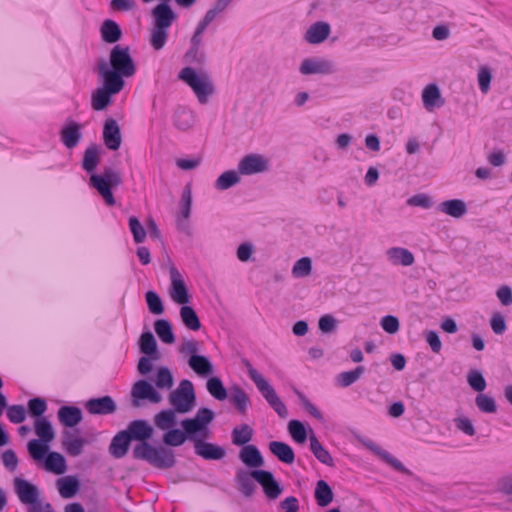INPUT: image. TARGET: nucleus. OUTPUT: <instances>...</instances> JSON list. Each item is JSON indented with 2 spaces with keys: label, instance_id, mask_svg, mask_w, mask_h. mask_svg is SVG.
Listing matches in <instances>:
<instances>
[{
  "label": "nucleus",
  "instance_id": "obj_1",
  "mask_svg": "<svg viewBox=\"0 0 512 512\" xmlns=\"http://www.w3.org/2000/svg\"><path fill=\"white\" fill-rule=\"evenodd\" d=\"M124 431L132 442H136L131 454L133 459L145 461L158 470H168L177 464L173 449L150 443L154 435V428L147 420H133L128 423Z\"/></svg>",
  "mask_w": 512,
  "mask_h": 512
},
{
  "label": "nucleus",
  "instance_id": "obj_2",
  "mask_svg": "<svg viewBox=\"0 0 512 512\" xmlns=\"http://www.w3.org/2000/svg\"><path fill=\"white\" fill-rule=\"evenodd\" d=\"M102 148L97 144H90L84 151L81 162L82 169L90 174L89 184L96 189L108 206H114L116 200L113 189L122 184L121 174L111 167H105L101 174L95 171L101 161Z\"/></svg>",
  "mask_w": 512,
  "mask_h": 512
},
{
  "label": "nucleus",
  "instance_id": "obj_3",
  "mask_svg": "<svg viewBox=\"0 0 512 512\" xmlns=\"http://www.w3.org/2000/svg\"><path fill=\"white\" fill-rule=\"evenodd\" d=\"M96 69L101 78H109L125 85L124 77H132L136 72L129 46L115 45L110 51L109 64L104 59H100Z\"/></svg>",
  "mask_w": 512,
  "mask_h": 512
},
{
  "label": "nucleus",
  "instance_id": "obj_4",
  "mask_svg": "<svg viewBox=\"0 0 512 512\" xmlns=\"http://www.w3.org/2000/svg\"><path fill=\"white\" fill-rule=\"evenodd\" d=\"M243 365L246 367L251 380L255 383L256 387L268 402L270 407L278 414L280 418H287L288 410L284 402L280 399L275 389L269 382L252 366L248 359L242 360Z\"/></svg>",
  "mask_w": 512,
  "mask_h": 512
},
{
  "label": "nucleus",
  "instance_id": "obj_5",
  "mask_svg": "<svg viewBox=\"0 0 512 512\" xmlns=\"http://www.w3.org/2000/svg\"><path fill=\"white\" fill-rule=\"evenodd\" d=\"M243 365L246 367L251 380L255 383L256 387L268 402L270 407L278 414L280 418H287L288 410L284 402L280 399L275 389L269 382L252 366L248 359L242 360Z\"/></svg>",
  "mask_w": 512,
  "mask_h": 512
},
{
  "label": "nucleus",
  "instance_id": "obj_6",
  "mask_svg": "<svg viewBox=\"0 0 512 512\" xmlns=\"http://www.w3.org/2000/svg\"><path fill=\"white\" fill-rule=\"evenodd\" d=\"M178 78L193 90L201 104L207 103L209 96L214 93L213 83L207 73H197L194 68L187 66L180 71Z\"/></svg>",
  "mask_w": 512,
  "mask_h": 512
},
{
  "label": "nucleus",
  "instance_id": "obj_7",
  "mask_svg": "<svg viewBox=\"0 0 512 512\" xmlns=\"http://www.w3.org/2000/svg\"><path fill=\"white\" fill-rule=\"evenodd\" d=\"M172 408L178 413H188L196 404V393L193 383L184 379L179 383L177 389L172 391L168 397Z\"/></svg>",
  "mask_w": 512,
  "mask_h": 512
},
{
  "label": "nucleus",
  "instance_id": "obj_8",
  "mask_svg": "<svg viewBox=\"0 0 512 512\" xmlns=\"http://www.w3.org/2000/svg\"><path fill=\"white\" fill-rule=\"evenodd\" d=\"M103 86L98 87L91 96V106L95 111L105 110L112 102V96L118 94L124 87L109 78H102Z\"/></svg>",
  "mask_w": 512,
  "mask_h": 512
},
{
  "label": "nucleus",
  "instance_id": "obj_9",
  "mask_svg": "<svg viewBox=\"0 0 512 512\" xmlns=\"http://www.w3.org/2000/svg\"><path fill=\"white\" fill-rule=\"evenodd\" d=\"M131 397L133 407H140L142 400H148L151 403H159L162 400L161 394L145 379L138 380L133 384Z\"/></svg>",
  "mask_w": 512,
  "mask_h": 512
},
{
  "label": "nucleus",
  "instance_id": "obj_10",
  "mask_svg": "<svg viewBox=\"0 0 512 512\" xmlns=\"http://www.w3.org/2000/svg\"><path fill=\"white\" fill-rule=\"evenodd\" d=\"M269 170V161L260 154H248L238 163V173L241 175H253Z\"/></svg>",
  "mask_w": 512,
  "mask_h": 512
},
{
  "label": "nucleus",
  "instance_id": "obj_11",
  "mask_svg": "<svg viewBox=\"0 0 512 512\" xmlns=\"http://www.w3.org/2000/svg\"><path fill=\"white\" fill-rule=\"evenodd\" d=\"M170 279H171V287H170V296L174 302L177 304L185 305L190 301V295L185 284L182 279L181 274L177 270V268L172 265L169 269Z\"/></svg>",
  "mask_w": 512,
  "mask_h": 512
},
{
  "label": "nucleus",
  "instance_id": "obj_12",
  "mask_svg": "<svg viewBox=\"0 0 512 512\" xmlns=\"http://www.w3.org/2000/svg\"><path fill=\"white\" fill-rule=\"evenodd\" d=\"M263 476L262 469H254V470H242L239 469L235 475V481L239 486L240 492L245 497H251L256 489V485L254 481L258 483V479Z\"/></svg>",
  "mask_w": 512,
  "mask_h": 512
},
{
  "label": "nucleus",
  "instance_id": "obj_13",
  "mask_svg": "<svg viewBox=\"0 0 512 512\" xmlns=\"http://www.w3.org/2000/svg\"><path fill=\"white\" fill-rule=\"evenodd\" d=\"M81 130V124H79L72 118H67L59 132L60 140L63 143V145L68 149L75 148L82 138Z\"/></svg>",
  "mask_w": 512,
  "mask_h": 512
},
{
  "label": "nucleus",
  "instance_id": "obj_14",
  "mask_svg": "<svg viewBox=\"0 0 512 512\" xmlns=\"http://www.w3.org/2000/svg\"><path fill=\"white\" fill-rule=\"evenodd\" d=\"M84 407L91 415H109L117 410L116 402L109 395L91 398L85 402Z\"/></svg>",
  "mask_w": 512,
  "mask_h": 512
},
{
  "label": "nucleus",
  "instance_id": "obj_15",
  "mask_svg": "<svg viewBox=\"0 0 512 512\" xmlns=\"http://www.w3.org/2000/svg\"><path fill=\"white\" fill-rule=\"evenodd\" d=\"M299 71L303 75H328L334 73L335 68L329 60L323 58H306L301 62Z\"/></svg>",
  "mask_w": 512,
  "mask_h": 512
},
{
  "label": "nucleus",
  "instance_id": "obj_16",
  "mask_svg": "<svg viewBox=\"0 0 512 512\" xmlns=\"http://www.w3.org/2000/svg\"><path fill=\"white\" fill-rule=\"evenodd\" d=\"M103 140L106 147L112 151L120 148L122 142L121 130L117 121L113 118H108L103 126Z\"/></svg>",
  "mask_w": 512,
  "mask_h": 512
},
{
  "label": "nucleus",
  "instance_id": "obj_17",
  "mask_svg": "<svg viewBox=\"0 0 512 512\" xmlns=\"http://www.w3.org/2000/svg\"><path fill=\"white\" fill-rule=\"evenodd\" d=\"M181 426L183 429L171 428L166 430L162 436L163 444L161 445L172 449L173 447H179L187 440H190L189 429L185 420L181 421Z\"/></svg>",
  "mask_w": 512,
  "mask_h": 512
},
{
  "label": "nucleus",
  "instance_id": "obj_18",
  "mask_svg": "<svg viewBox=\"0 0 512 512\" xmlns=\"http://www.w3.org/2000/svg\"><path fill=\"white\" fill-rule=\"evenodd\" d=\"M331 33V26L328 22L317 21L305 32L304 40L309 44L317 45L325 42Z\"/></svg>",
  "mask_w": 512,
  "mask_h": 512
},
{
  "label": "nucleus",
  "instance_id": "obj_19",
  "mask_svg": "<svg viewBox=\"0 0 512 512\" xmlns=\"http://www.w3.org/2000/svg\"><path fill=\"white\" fill-rule=\"evenodd\" d=\"M262 474L263 476L258 479V483L261 485L263 493L269 500L277 499L282 494L283 487L271 471L262 469Z\"/></svg>",
  "mask_w": 512,
  "mask_h": 512
},
{
  "label": "nucleus",
  "instance_id": "obj_20",
  "mask_svg": "<svg viewBox=\"0 0 512 512\" xmlns=\"http://www.w3.org/2000/svg\"><path fill=\"white\" fill-rule=\"evenodd\" d=\"M194 450L198 456L205 460H221L226 454L223 447L202 440H195Z\"/></svg>",
  "mask_w": 512,
  "mask_h": 512
},
{
  "label": "nucleus",
  "instance_id": "obj_21",
  "mask_svg": "<svg viewBox=\"0 0 512 512\" xmlns=\"http://www.w3.org/2000/svg\"><path fill=\"white\" fill-rule=\"evenodd\" d=\"M152 17L154 19V25L168 29L174 20L177 18V14L172 10L171 6L166 2H161L152 9Z\"/></svg>",
  "mask_w": 512,
  "mask_h": 512
},
{
  "label": "nucleus",
  "instance_id": "obj_22",
  "mask_svg": "<svg viewBox=\"0 0 512 512\" xmlns=\"http://www.w3.org/2000/svg\"><path fill=\"white\" fill-rule=\"evenodd\" d=\"M365 446L396 471L408 476H413L412 471L406 468L402 462L392 456L388 451L381 449L373 441L366 442Z\"/></svg>",
  "mask_w": 512,
  "mask_h": 512
},
{
  "label": "nucleus",
  "instance_id": "obj_23",
  "mask_svg": "<svg viewBox=\"0 0 512 512\" xmlns=\"http://www.w3.org/2000/svg\"><path fill=\"white\" fill-rule=\"evenodd\" d=\"M14 486L15 492L23 504L35 503L39 498L38 488L25 479L16 478Z\"/></svg>",
  "mask_w": 512,
  "mask_h": 512
},
{
  "label": "nucleus",
  "instance_id": "obj_24",
  "mask_svg": "<svg viewBox=\"0 0 512 512\" xmlns=\"http://www.w3.org/2000/svg\"><path fill=\"white\" fill-rule=\"evenodd\" d=\"M59 422L68 428L77 426L83 419L82 411L77 406L64 405L58 409Z\"/></svg>",
  "mask_w": 512,
  "mask_h": 512
},
{
  "label": "nucleus",
  "instance_id": "obj_25",
  "mask_svg": "<svg viewBox=\"0 0 512 512\" xmlns=\"http://www.w3.org/2000/svg\"><path fill=\"white\" fill-rule=\"evenodd\" d=\"M131 443V438L124 430H121L112 438L109 453L116 459L123 458L128 453Z\"/></svg>",
  "mask_w": 512,
  "mask_h": 512
},
{
  "label": "nucleus",
  "instance_id": "obj_26",
  "mask_svg": "<svg viewBox=\"0 0 512 512\" xmlns=\"http://www.w3.org/2000/svg\"><path fill=\"white\" fill-rule=\"evenodd\" d=\"M240 460L249 468L259 469L264 465V458L260 450L255 445H246L242 447L239 453Z\"/></svg>",
  "mask_w": 512,
  "mask_h": 512
},
{
  "label": "nucleus",
  "instance_id": "obj_27",
  "mask_svg": "<svg viewBox=\"0 0 512 512\" xmlns=\"http://www.w3.org/2000/svg\"><path fill=\"white\" fill-rule=\"evenodd\" d=\"M270 452L281 462L292 464L295 460V453L290 445L282 441H271Z\"/></svg>",
  "mask_w": 512,
  "mask_h": 512
},
{
  "label": "nucleus",
  "instance_id": "obj_28",
  "mask_svg": "<svg viewBox=\"0 0 512 512\" xmlns=\"http://www.w3.org/2000/svg\"><path fill=\"white\" fill-rule=\"evenodd\" d=\"M101 38L104 42L114 44L122 38V30L119 24L112 20L106 19L100 27Z\"/></svg>",
  "mask_w": 512,
  "mask_h": 512
},
{
  "label": "nucleus",
  "instance_id": "obj_29",
  "mask_svg": "<svg viewBox=\"0 0 512 512\" xmlns=\"http://www.w3.org/2000/svg\"><path fill=\"white\" fill-rule=\"evenodd\" d=\"M422 100L424 107L429 111L435 107L439 108L444 105L440 89L436 84H429L424 88Z\"/></svg>",
  "mask_w": 512,
  "mask_h": 512
},
{
  "label": "nucleus",
  "instance_id": "obj_30",
  "mask_svg": "<svg viewBox=\"0 0 512 512\" xmlns=\"http://www.w3.org/2000/svg\"><path fill=\"white\" fill-rule=\"evenodd\" d=\"M139 348L142 354L147 355L151 359L158 360L160 358L157 341L151 331H145L141 334Z\"/></svg>",
  "mask_w": 512,
  "mask_h": 512
},
{
  "label": "nucleus",
  "instance_id": "obj_31",
  "mask_svg": "<svg viewBox=\"0 0 512 512\" xmlns=\"http://www.w3.org/2000/svg\"><path fill=\"white\" fill-rule=\"evenodd\" d=\"M43 466L45 470L57 475L63 474L67 468L65 457L58 452L50 450L43 460Z\"/></svg>",
  "mask_w": 512,
  "mask_h": 512
},
{
  "label": "nucleus",
  "instance_id": "obj_32",
  "mask_svg": "<svg viewBox=\"0 0 512 512\" xmlns=\"http://www.w3.org/2000/svg\"><path fill=\"white\" fill-rule=\"evenodd\" d=\"M309 440H310V450L311 452L314 454V456L316 457V459L329 466V467H333L335 464H334V460L331 456V454L329 453V451L319 442L318 438L316 437V435L314 434V432H311V435L309 437Z\"/></svg>",
  "mask_w": 512,
  "mask_h": 512
},
{
  "label": "nucleus",
  "instance_id": "obj_33",
  "mask_svg": "<svg viewBox=\"0 0 512 512\" xmlns=\"http://www.w3.org/2000/svg\"><path fill=\"white\" fill-rule=\"evenodd\" d=\"M438 210L454 218H461L467 213V206L463 200L451 199L441 202Z\"/></svg>",
  "mask_w": 512,
  "mask_h": 512
},
{
  "label": "nucleus",
  "instance_id": "obj_34",
  "mask_svg": "<svg viewBox=\"0 0 512 512\" xmlns=\"http://www.w3.org/2000/svg\"><path fill=\"white\" fill-rule=\"evenodd\" d=\"M190 368L201 377H207L213 373V365L204 355H192L188 359Z\"/></svg>",
  "mask_w": 512,
  "mask_h": 512
},
{
  "label": "nucleus",
  "instance_id": "obj_35",
  "mask_svg": "<svg viewBox=\"0 0 512 512\" xmlns=\"http://www.w3.org/2000/svg\"><path fill=\"white\" fill-rule=\"evenodd\" d=\"M86 443V440L82 437L73 438L69 431L63 432L62 446L70 456H79Z\"/></svg>",
  "mask_w": 512,
  "mask_h": 512
},
{
  "label": "nucleus",
  "instance_id": "obj_36",
  "mask_svg": "<svg viewBox=\"0 0 512 512\" xmlns=\"http://www.w3.org/2000/svg\"><path fill=\"white\" fill-rule=\"evenodd\" d=\"M193 123L194 118L191 110L183 106H179L175 109L173 124L177 129L186 131L193 126Z\"/></svg>",
  "mask_w": 512,
  "mask_h": 512
},
{
  "label": "nucleus",
  "instance_id": "obj_37",
  "mask_svg": "<svg viewBox=\"0 0 512 512\" xmlns=\"http://www.w3.org/2000/svg\"><path fill=\"white\" fill-rule=\"evenodd\" d=\"M57 487L61 497L65 499L72 498L76 495L79 490L80 482L74 476H67L60 478L57 481Z\"/></svg>",
  "mask_w": 512,
  "mask_h": 512
},
{
  "label": "nucleus",
  "instance_id": "obj_38",
  "mask_svg": "<svg viewBox=\"0 0 512 512\" xmlns=\"http://www.w3.org/2000/svg\"><path fill=\"white\" fill-rule=\"evenodd\" d=\"M176 413L173 408L161 410L154 416L155 426L163 431L173 428L177 423Z\"/></svg>",
  "mask_w": 512,
  "mask_h": 512
},
{
  "label": "nucleus",
  "instance_id": "obj_39",
  "mask_svg": "<svg viewBox=\"0 0 512 512\" xmlns=\"http://www.w3.org/2000/svg\"><path fill=\"white\" fill-rule=\"evenodd\" d=\"M314 497L320 507H327L333 501V491L325 480H319L316 483Z\"/></svg>",
  "mask_w": 512,
  "mask_h": 512
},
{
  "label": "nucleus",
  "instance_id": "obj_40",
  "mask_svg": "<svg viewBox=\"0 0 512 512\" xmlns=\"http://www.w3.org/2000/svg\"><path fill=\"white\" fill-rule=\"evenodd\" d=\"M232 394L230 396V402L236 410L241 414L245 415L248 406L250 405V399L247 393L238 385H234L232 388Z\"/></svg>",
  "mask_w": 512,
  "mask_h": 512
},
{
  "label": "nucleus",
  "instance_id": "obj_41",
  "mask_svg": "<svg viewBox=\"0 0 512 512\" xmlns=\"http://www.w3.org/2000/svg\"><path fill=\"white\" fill-rule=\"evenodd\" d=\"M387 256L393 264L410 266L414 263V255L406 248L392 247L387 251Z\"/></svg>",
  "mask_w": 512,
  "mask_h": 512
},
{
  "label": "nucleus",
  "instance_id": "obj_42",
  "mask_svg": "<svg viewBox=\"0 0 512 512\" xmlns=\"http://www.w3.org/2000/svg\"><path fill=\"white\" fill-rule=\"evenodd\" d=\"M34 430L36 435L39 437L37 440L50 443L55 437L53 426L46 417L35 420Z\"/></svg>",
  "mask_w": 512,
  "mask_h": 512
},
{
  "label": "nucleus",
  "instance_id": "obj_43",
  "mask_svg": "<svg viewBox=\"0 0 512 512\" xmlns=\"http://www.w3.org/2000/svg\"><path fill=\"white\" fill-rule=\"evenodd\" d=\"M154 329L160 340L166 344L175 342V335L170 321L166 319H157L154 322Z\"/></svg>",
  "mask_w": 512,
  "mask_h": 512
},
{
  "label": "nucleus",
  "instance_id": "obj_44",
  "mask_svg": "<svg viewBox=\"0 0 512 512\" xmlns=\"http://www.w3.org/2000/svg\"><path fill=\"white\" fill-rule=\"evenodd\" d=\"M180 317L183 324L190 330L198 331L201 328L200 319L195 310L188 305H182L180 308Z\"/></svg>",
  "mask_w": 512,
  "mask_h": 512
},
{
  "label": "nucleus",
  "instance_id": "obj_45",
  "mask_svg": "<svg viewBox=\"0 0 512 512\" xmlns=\"http://www.w3.org/2000/svg\"><path fill=\"white\" fill-rule=\"evenodd\" d=\"M27 450L33 460L43 462L49 452V443L32 439L27 444Z\"/></svg>",
  "mask_w": 512,
  "mask_h": 512
},
{
  "label": "nucleus",
  "instance_id": "obj_46",
  "mask_svg": "<svg viewBox=\"0 0 512 512\" xmlns=\"http://www.w3.org/2000/svg\"><path fill=\"white\" fill-rule=\"evenodd\" d=\"M253 429L248 424H242L232 430L231 437L232 443L236 446H246L251 441L253 436Z\"/></svg>",
  "mask_w": 512,
  "mask_h": 512
},
{
  "label": "nucleus",
  "instance_id": "obj_47",
  "mask_svg": "<svg viewBox=\"0 0 512 512\" xmlns=\"http://www.w3.org/2000/svg\"><path fill=\"white\" fill-rule=\"evenodd\" d=\"M241 181L239 173L234 170L223 172L215 181L214 187L217 190H227Z\"/></svg>",
  "mask_w": 512,
  "mask_h": 512
},
{
  "label": "nucleus",
  "instance_id": "obj_48",
  "mask_svg": "<svg viewBox=\"0 0 512 512\" xmlns=\"http://www.w3.org/2000/svg\"><path fill=\"white\" fill-rule=\"evenodd\" d=\"M206 387L208 392L217 400L223 401L228 397L227 389L219 377H210Z\"/></svg>",
  "mask_w": 512,
  "mask_h": 512
},
{
  "label": "nucleus",
  "instance_id": "obj_49",
  "mask_svg": "<svg viewBox=\"0 0 512 512\" xmlns=\"http://www.w3.org/2000/svg\"><path fill=\"white\" fill-rule=\"evenodd\" d=\"M288 431L295 442L299 444H303L306 442L308 436L307 429L304 423L301 422L300 420H290L288 423Z\"/></svg>",
  "mask_w": 512,
  "mask_h": 512
},
{
  "label": "nucleus",
  "instance_id": "obj_50",
  "mask_svg": "<svg viewBox=\"0 0 512 512\" xmlns=\"http://www.w3.org/2000/svg\"><path fill=\"white\" fill-rule=\"evenodd\" d=\"M364 372L365 367L360 365L357 366L354 370L339 373L336 379L341 387L346 388L356 382Z\"/></svg>",
  "mask_w": 512,
  "mask_h": 512
},
{
  "label": "nucleus",
  "instance_id": "obj_51",
  "mask_svg": "<svg viewBox=\"0 0 512 512\" xmlns=\"http://www.w3.org/2000/svg\"><path fill=\"white\" fill-rule=\"evenodd\" d=\"M214 412L207 407L200 408L195 417L184 419L187 425H209L214 420Z\"/></svg>",
  "mask_w": 512,
  "mask_h": 512
},
{
  "label": "nucleus",
  "instance_id": "obj_52",
  "mask_svg": "<svg viewBox=\"0 0 512 512\" xmlns=\"http://www.w3.org/2000/svg\"><path fill=\"white\" fill-rule=\"evenodd\" d=\"M28 413L31 417L38 420L39 418H45L43 414L47 410V402L44 398L34 397L27 403Z\"/></svg>",
  "mask_w": 512,
  "mask_h": 512
},
{
  "label": "nucleus",
  "instance_id": "obj_53",
  "mask_svg": "<svg viewBox=\"0 0 512 512\" xmlns=\"http://www.w3.org/2000/svg\"><path fill=\"white\" fill-rule=\"evenodd\" d=\"M146 303L150 313L154 315H161L164 313V305L161 297L156 291L149 290L145 294Z\"/></svg>",
  "mask_w": 512,
  "mask_h": 512
},
{
  "label": "nucleus",
  "instance_id": "obj_54",
  "mask_svg": "<svg viewBox=\"0 0 512 512\" xmlns=\"http://www.w3.org/2000/svg\"><path fill=\"white\" fill-rule=\"evenodd\" d=\"M167 38L168 29L155 25L153 26L150 44L155 50H161L165 46Z\"/></svg>",
  "mask_w": 512,
  "mask_h": 512
},
{
  "label": "nucleus",
  "instance_id": "obj_55",
  "mask_svg": "<svg viewBox=\"0 0 512 512\" xmlns=\"http://www.w3.org/2000/svg\"><path fill=\"white\" fill-rule=\"evenodd\" d=\"M467 382L469 386L476 392L482 393L486 389V380L483 374L475 369H472L467 374Z\"/></svg>",
  "mask_w": 512,
  "mask_h": 512
},
{
  "label": "nucleus",
  "instance_id": "obj_56",
  "mask_svg": "<svg viewBox=\"0 0 512 512\" xmlns=\"http://www.w3.org/2000/svg\"><path fill=\"white\" fill-rule=\"evenodd\" d=\"M174 384L171 371L167 367H160L157 371L155 385L159 389H170Z\"/></svg>",
  "mask_w": 512,
  "mask_h": 512
},
{
  "label": "nucleus",
  "instance_id": "obj_57",
  "mask_svg": "<svg viewBox=\"0 0 512 512\" xmlns=\"http://www.w3.org/2000/svg\"><path fill=\"white\" fill-rule=\"evenodd\" d=\"M312 270V261L309 257H302L297 260L292 268V274L295 278L308 276Z\"/></svg>",
  "mask_w": 512,
  "mask_h": 512
},
{
  "label": "nucleus",
  "instance_id": "obj_58",
  "mask_svg": "<svg viewBox=\"0 0 512 512\" xmlns=\"http://www.w3.org/2000/svg\"><path fill=\"white\" fill-rule=\"evenodd\" d=\"M475 403L478 409L483 413H495L497 411V405L494 398L479 393L475 398Z\"/></svg>",
  "mask_w": 512,
  "mask_h": 512
},
{
  "label": "nucleus",
  "instance_id": "obj_59",
  "mask_svg": "<svg viewBox=\"0 0 512 512\" xmlns=\"http://www.w3.org/2000/svg\"><path fill=\"white\" fill-rule=\"evenodd\" d=\"M129 229L136 243L144 242L147 231L136 216L129 217Z\"/></svg>",
  "mask_w": 512,
  "mask_h": 512
},
{
  "label": "nucleus",
  "instance_id": "obj_60",
  "mask_svg": "<svg viewBox=\"0 0 512 512\" xmlns=\"http://www.w3.org/2000/svg\"><path fill=\"white\" fill-rule=\"evenodd\" d=\"M190 441L195 444V440H202L210 437L209 425H188Z\"/></svg>",
  "mask_w": 512,
  "mask_h": 512
},
{
  "label": "nucleus",
  "instance_id": "obj_61",
  "mask_svg": "<svg viewBox=\"0 0 512 512\" xmlns=\"http://www.w3.org/2000/svg\"><path fill=\"white\" fill-rule=\"evenodd\" d=\"M184 60L187 63L202 66L206 61V56L205 53L200 50V47L190 46L189 50L184 55Z\"/></svg>",
  "mask_w": 512,
  "mask_h": 512
},
{
  "label": "nucleus",
  "instance_id": "obj_62",
  "mask_svg": "<svg viewBox=\"0 0 512 512\" xmlns=\"http://www.w3.org/2000/svg\"><path fill=\"white\" fill-rule=\"evenodd\" d=\"M294 393L296 394V396L298 397V399L300 400L302 406L304 407V409L309 413L311 414L313 417H315L316 419L322 421L323 420V415L322 413L318 410V408H316L310 401L309 399L304 395L303 392H301L300 390L298 389H294Z\"/></svg>",
  "mask_w": 512,
  "mask_h": 512
},
{
  "label": "nucleus",
  "instance_id": "obj_63",
  "mask_svg": "<svg viewBox=\"0 0 512 512\" xmlns=\"http://www.w3.org/2000/svg\"><path fill=\"white\" fill-rule=\"evenodd\" d=\"M192 205V195L190 184H187L181 195V216L185 219L189 218Z\"/></svg>",
  "mask_w": 512,
  "mask_h": 512
},
{
  "label": "nucleus",
  "instance_id": "obj_64",
  "mask_svg": "<svg viewBox=\"0 0 512 512\" xmlns=\"http://www.w3.org/2000/svg\"><path fill=\"white\" fill-rule=\"evenodd\" d=\"M7 417L14 423H22L26 418V409L23 405H11L7 408Z\"/></svg>",
  "mask_w": 512,
  "mask_h": 512
}]
</instances>
